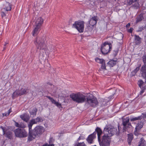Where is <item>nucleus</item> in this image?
<instances>
[{
  "label": "nucleus",
  "instance_id": "f257e3e1",
  "mask_svg": "<svg viewBox=\"0 0 146 146\" xmlns=\"http://www.w3.org/2000/svg\"><path fill=\"white\" fill-rule=\"evenodd\" d=\"M96 130L100 146H109L111 143V137L116 133L117 129L111 126H106L104 130V135L101 139L102 131L99 128H97Z\"/></svg>",
  "mask_w": 146,
  "mask_h": 146
},
{
  "label": "nucleus",
  "instance_id": "f03ea898",
  "mask_svg": "<svg viewBox=\"0 0 146 146\" xmlns=\"http://www.w3.org/2000/svg\"><path fill=\"white\" fill-rule=\"evenodd\" d=\"M70 97L72 100H97L98 99L92 94L81 92L72 93Z\"/></svg>",
  "mask_w": 146,
  "mask_h": 146
},
{
  "label": "nucleus",
  "instance_id": "7ed1b4c3",
  "mask_svg": "<svg viewBox=\"0 0 146 146\" xmlns=\"http://www.w3.org/2000/svg\"><path fill=\"white\" fill-rule=\"evenodd\" d=\"M37 48L40 50H44L45 48V45L44 44L43 39L41 37H37L36 38L35 42Z\"/></svg>",
  "mask_w": 146,
  "mask_h": 146
},
{
  "label": "nucleus",
  "instance_id": "20e7f679",
  "mask_svg": "<svg viewBox=\"0 0 146 146\" xmlns=\"http://www.w3.org/2000/svg\"><path fill=\"white\" fill-rule=\"evenodd\" d=\"M112 45L111 43L105 42L102 45L101 50L103 54H107L111 50Z\"/></svg>",
  "mask_w": 146,
  "mask_h": 146
},
{
  "label": "nucleus",
  "instance_id": "39448f33",
  "mask_svg": "<svg viewBox=\"0 0 146 146\" xmlns=\"http://www.w3.org/2000/svg\"><path fill=\"white\" fill-rule=\"evenodd\" d=\"M29 92V90L25 88H21V89L16 90L12 94V98L13 99L19 96H21L26 94Z\"/></svg>",
  "mask_w": 146,
  "mask_h": 146
},
{
  "label": "nucleus",
  "instance_id": "423d86ee",
  "mask_svg": "<svg viewBox=\"0 0 146 146\" xmlns=\"http://www.w3.org/2000/svg\"><path fill=\"white\" fill-rule=\"evenodd\" d=\"M84 24L83 21H76L73 25L72 27L76 28L79 32H82L84 30Z\"/></svg>",
  "mask_w": 146,
  "mask_h": 146
},
{
  "label": "nucleus",
  "instance_id": "0eeeda50",
  "mask_svg": "<svg viewBox=\"0 0 146 146\" xmlns=\"http://www.w3.org/2000/svg\"><path fill=\"white\" fill-rule=\"evenodd\" d=\"M15 133L16 137H25L27 135V133L25 130L19 128L15 131Z\"/></svg>",
  "mask_w": 146,
  "mask_h": 146
},
{
  "label": "nucleus",
  "instance_id": "6e6552de",
  "mask_svg": "<svg viewBox=\"0 0 146 146\" xmlns=\"http://www.w3.org/2000/svg\"><path fill=\"white\" fill-rule=\"evenodd\" d=\"M139 0H129L127 1V5H131V7L137 9L139 6Z\"/></svg>",
  "mask_w": 146,
  "mask_h": 146
},
{
  "label": "nucleus",
  "instance_id": "1a4fd4ad",
  "mask_svg": "<svg viewBox=\"0 0 146 146\" xmlns=\"http://www.w3.org/2000/svg\"><path fill=\"white\" fill-rule=\"evenodd\" d=\"M45 131L44 128L41 126H37L35 128L34 131V133L36 135H40L42 134Z\"/></svg>",
  "mask_w": 146,
  "mask_h": 146
},
{
  "label": "nucleus",
  "instance_id": "9d476101",
  "mask_svg": "<svg viewBox=\"0 0 146 146\" xmlns=\"http://www.w3.org/2000/svg\"><path fill=\"white\" fill-rule=\"evenodd\" d=\"M34 124L31 121H30V122L28 126L29 130V136L28 138V140L29 141H32L36 137V135L35 134H32L31 133V129L32 126Z\"/></svg>",
  "mask_w": 146,
  "mask_h": 146
},
{
  "label": "nucleus",
  "instance_id": "9b49d317",
  "mask_svg": "<svg viewBox=\"0 0 146 146\" xmlns=\"http://www.w3.org/2000/svg\"><path fill=\"white\" fill-rule=\"evenodd\" d=\"M47 84L51 86V89L50 90V94L52 96H55L57 94V87L52 85L51 83L49 82H48Z\"/></svg>",
  "mask_w": 146,
  "mask_h": 146
},
{
  "label": "nucleus",
  "instance_id": "f8f14e48",
  "mask_svg": "<svg viewBox=\"0 0 146 146\" xmlns=\"http://www.w3.org/2000/svg\"><path fill=\"white\" fill-rule=\"evenodd\" d=\"M96 132H94L93 133L90 134L88 136L86 139V140L89 144H92L93 142V140L96 137V134L97 133L96 129Z\"/></svg>",
  "mask_w": 146,
  "mask_h": 146
},
{
  "label": "nucleus",
  "instance_id": "ddd939ff",
  "mask_svg": "<svg viewBox=\"0 0 146 146\" xmlns=\"http://www.w3.org/2000/svg\"><path fill=\"white\" fill-rule=\"evenodd\" d=\"M1 128L2 129L3 134L7 137L9 139H11L12 137V133L9 130L4 128L3 127H1Z\"/></svg>",
  "mask_w": 146,
  "mask_h": 146
},
{
  "label": "nucleus",
  "instance_id": "4468645a",
  "mask_svg": "<svg viewBox=\"0 0 146 146\" xmlns=\"http://www.w3.org/2000/svg\"><path fill=\"white\" fill-rule=\"evenodd\" d=\"M11 5L9 3L6 2L4 3L2 9L3 11L7 12L11 11Z\"/></svg>",
  "mask_w": 146,
  "mask_h": 146
},
{
  "label": "nucleus",
  "instance_id": "2eb2a0df",
  "mask_svg": "<svg viewBox=\"0 0 146 146\" xmlns=\"http://www.w3.org/2000/svg\"><path fill=\"white\" fill-rule=\"evenodd\" d=\"M43 22V19L41 17L37 18L35 22V26L41 27Z\"/></svg>",
  "mask_w": 146,
  "mask_h": 146
},
{
  "label": "nucleus",
  "instance_id": "dca6fc26",
  "mask_svg": "<svg viewBox=\"0 0 146 146\" xmlns=\"http://www.w3.org/2000/svg\"><path fill=\"white\" fill-rule=\"evenodd\" d=\"M141 71L142 76L145 79V82L146 83V64H144L142 66Z\"/></svg>",
  "mask_w": 146,
  "mask_h": 146
},
{
  "label": "nucleus",
  "instance_id": "f3484780",
  "mask_svg": "<svg viewBox=\"0 0 146 146\" xmlns=\"http://www.w3.org/2000/svg\"><path fill=\"white\" fill-rule=\"evenodd\" d=\"M97 21L98 19L97 16L92 17L89 21V24L90 25L93 26L96 24Z\"/></svg>",
  "mask_w": 146,
  "mask_h": 146
},
{
  "label": "nucleus",
  "instance_id": "a211bd4d",
  "mask_svg": "<svg viewBox=\"0 0 146 146\" xmlns=\"http://www.w3.org/2000/svg\"><path fill=\"white\" fill-rule=\"evenodd\" d=\"M134 42L135 44L139 45L141 42V38L137 35H134Z\"/></svg>",
  "mask_w": 146,
  "mask_h": 146
},
{
  "label": "nucleus",
  "instance_id": "6ab92c4d",
  "mask_svg": "<svg viewBox=\"0 0 146 146\" xmlns=\"http://www.w3.org/2000/svg\"><path fill=\"white\" fill-rule=\"evenodd\" d=\"M143 124L142 121L139 122L136 126L135 130L136 131H139L143 127Z\"/></svg>",
  "mask_w": 146,
  "mask_h": 146
},
{
  "label": "nucleus",
  "instance_id": "aec40b11",
  "mask_svg": "<svg viewBox=\"0 0 146 146\" xmlns=\"http://www.w3.org/2000/svg\"><path fill=\"white\" fill-rule=\"evenodd\" d=\"M117 62L116 60H111L108 62L107 64V65L108 66L110 67H113L115 66L117 63Z\"/></svg>",
  "mask_w": 146,
  "mask_h": 146
},
{
  "label": "nucleus",
  "instance_id": "412c9836",
  "mask_svg": "<svg viewBox=\"0 0 146 146\" xmlns=\"http://www.w3.org/2000/svg\"><path fill=\"white\" fill-rule=\"evenodd\" d=\"M20 117L21 119L26 122H27L29 118V116L26 114L22 115Z\"/></svg>",
  "mask_w": 146,
  "mask_h": 146
},
{
  "label": "nucleus",
  "instance_id": "4be33fe9",
  "mask_svg": "<svg viewBox=\"0 0 146 146\" xmlns=\"http://www.w3.org/2000/svg\"><path fill=\"white\" fill-rule=\"evenodd\" d=\"M41 27L35 26L34 30L33 31V36L36 35L40 30Z\"/></svg>",
  "mask_w": 146,
  "mask_h": 146
},
{
  "label": "nucleus",
  "instance_id": "5701e85b",
  "mask_svg": "<svg viewBox=\"0 0 146 146\" xmlns=\"http://www.w3.org/2000/svg\"><path fill=\"white\" fill-rule=\"evenodd\" d=\"M143 14L141 13L137 16L136 18V23H137L141 21L143 19H144Z\"/></svg>",
  "mask_w": 146,
  "mask_h": 146
},
{
  "label": "nucleus",
  "instance_id": "b1692460",
  "mask_svg": "<svg viewBox=\"0 0 146 146\" xmlns=\"http://www.w3.org/2000/svg\"><path fill=\"white\" fill-rule=\"evenodd\" d=\"M43 120V119L42 118L37 117L35 119H32L31 121V122H32L34 124H36L39 122L42 121Z\"/></svg>",
  "mask_w": 146,
  "mask_h": 146
},
{
  "label": "nucleus",
  "instance_id": "393cba45",
  "mask_svg": "<svg viewBox=\"0 0 146 146\" xmlns=\"http://www.w3.org/2000/svg\"><path fill=\"white\" fill-rule=\"evenodd\" d=\"M129 119L128 118H127L123 121V124L124 126V128H125L127 124H128L129 126H131L130 124L129 123Z\"/></svg>",
  "mask_w": 146,
  "mask_h": 146
},
{
  "label": "nucleus",
  "instance_id": "a878e982",
  "mask_svg": "<svg viewBox=\"0 0 146 146\" xmlns=\"http://www.w3.org/2000/svg\"><path fill=\"white\" fill-rule=\"evenodd\" d=\"M37 111V109L36 108H34L32 110L30 111V113L31 117H33L36 115Z\"/></svg>",
  "mask_w": 146,
  "mask_h": 146
},
{
  "label": "nucleus",
  "instance_id": "bb28decb",
  "mask_svg": "<svg viewBox=\"0 0 146 146\" xmlns=\"http://www.w3.org/2000/svg\"><path fill=\"white\" fill-rule=\"evenodd\" d=\"M15 125L17 127L24 128L25 127V125L23 123H20V124L18 123L15 122Z\"/></svg>",
  "mask_w": 146,
  "mask_h": 146
},
{
  "label": "nucleus",
  "instance_id": "cd10ccee",
  "mask_svg": "<svg viewBox=\"0 0 146 146\" xmlns=\"http://www.w3.org/2000/svg\"><path fill=\"white\" fill-rule=\"evenodd\" d=\"M128 141L129 144H130L131 141L133 138V135L131 134H130L128 135Z\"/></svg>",
  "mask_w": 146,
  "mask_h": 146
},
{
  "label": "nucleus",
  "instance_id": "c85d7f7f",
  "mask_svg": "<svg viewBox=\"0 0 146 146\" xmlns=\"http://www.w3.org/2000/svg\"><path fill=\"white\" fill-rule=\"evenodd\" d=\"M52 103L56 105L58 108H60L61 107V104L58 101H52Z\"/></svg>",
  "mask_w": 146,
  "mask_h": 146
},
{
  "label": "nucleus",
  "instance_id": "c756f323",
  "mask_svg": "<svg viewBox=\"0 0 146 146\" xmlns=\"http://www.w3.org/2000/svg\"><path fill=\"white\" fill-rule=\"evenodd\" d=\"M145 83L143 82L141 80H140L138 82V84L139 86L141 88L143 86V85Z\"/></svg>",
  "mask_w": 146,
  "mask_h": 146
},
{
  "label": "nucleus",
  "instance_id": "7c9ffc66",
  "mask_svg": "<svg viewBox=\"0 0 146 146\" xmlns=\"http://www.w3.org/2000/svg\"><path fill=\"white\" fill-rule=\"evenodd\" d=\"M142 118V116H140L137 117H134L131 118L130 120L131 121H134L137 120L138 119H140Z\"/></svg>",
  "mask_w": 146,
  "mask_h": 146
},
{
  "label": "nucleus",
  "instance_id": "2f4dec72",
  "mask_svg": "<svg viewBox=\"0 0 146 146\" xmlns=\"http://www.w3.org/2000/svg\"><path fill=\"white\" fill-rule=\"evenodd\" d=\"M53 140L52 138H50L49 140V144H48V146H54V145L52 144Z\"/></svg>",
  "mask_w": 146,
  "mask_h": 146
},
{
  "label": "nucleus",
  "instance_id": "473e14b6",
  "mask_svg": "<svg viewBox=\"0 0 146 146\" xmlns=\"http://www.w3.org/2000/svg\"><path fill=\"white\" fill-rule=\"evenodd\" d=\"M146 29V25L144 26V27L142 26L141 27H139V29L138 30V32L141 31L142 30H143L144 29Z\"/></svg>",
  "mask_w": 146,
  "mask_h": 146
},
{
  "label": "nucleus",
  "instance_id": "72a5a7b5",
  "mask_svg": "<svg viewBox=\"0 0 146 146\" xmlns=\"http://www.w3.org/2000/svg\"><path fill=\"white\" fill-rule=\"evenodd\" d=\"M58 97L60 98H64L65 97H66L67 96L65 94L63 93H60L58 94Z\"/></svg>",
  "mask_w": 146,
  "mask_h": 146
},
{
  "label": "nucleus",
  "instance_id": "f704fd0d",
  "mask_svg": "<svg viewBox=\"0 0 146 146\" xmlns=\"http://www.w3.org/2000/svg\"><path fill=\"white\" fill-rule=\"evenodd\" d=\"M76 146H86L84 142L78 143L76 145Z\"/></svg>",
  "mask_w": 146,
  "mask_h": 146
},
{
  "label": "nucleus",
  "instance_id": "c9c22d12",
  "mask_svg": "<svg viewBox=\"0 0 146 146\" xmlns=\"http://www.w3.org/2000/svg\"><path fill=\"white\" fill-rule=\"evenodd\" d=\"M142 58L144 64H146V54H144Z\"/></svg>",
  "mask_w": 146,
  "mask_h": 146
},
{
  "label": "nucleus",
  "instance_id": "e433bc0d",
  "mask_svg": "<svg viewBox=\"0 0 146 146\" xmlns=\"http://www.w3.org/2000/svg\"><path fill=\"white\" fill-rule=\"evenodd\" d=\"M11 112V109H9L7 113H5L3 114V116H7Z\"/></svg>",
  "mask_w": 146,
  "mask_h": 146
},
{
  "label": "nucleus",
  "instance_id": "4c0bfd02",
  "mask_svg": "<svg viewBox=\"0 0 146 146\" xmlns=\"http://www.w3.org/2000/svg\"><path fill=\"white\" fill-rule=\"evenodd\" d=\"M101 68L103 70H106L105 62L102 64Z\"/></svg>",
  "mask_w": 146,
  "mask_h": 146
},
{
  "label": "nucleus",
  "instance_id": "58836bf2",
  "mask_svg": "<svg viewBox=\"0 0 146 146\" xmlns=\"http://www.w3.org/2000/svg\"><path fill=\"white\" fill-rule=\"evenodd\" d=\"M2 11L1 12V14L2 17H5L6 16V14H5V12L6 11H3V10L1 9Z\"/></svg>",
  "mask_w": 146,
  "mask_h": 146
},
{
  "label": "nucleus",
  "instance_id": "ea45409f",
  "mask_svg": "<svg viewBox=\"0 0 146 146\" xmlns=\"http://www.w3.org/2000/svg\"><path fill=\"white\" fill-rule=\"evenodd\" d=\"M139 67H137L135 69L133 72V73H134V74H136L137 72L139 70Z\"/></svg>",
  "mask_w": 146,
  "mask_h": 146
},
{
  "label": "nucleus",
  "instance_id": "a19ab883",
  "mask_svg": "<svg viewBox=\"0 0 146 146\" xmlns=\"http://www.w3.org/2000/svg\"><path fill=\"white\" fill-rule=\"evenodd\" d=\"M101 59H100L98 57H96L95 58V60L96 62L98 63H100Z\"/></svg>",
  "mask_w": 146,
  "mask_h": 146
},
{
  "label": "nucleus",
  "instance_id": "79ce46f5",
  "mask_svg": "<svg viewBox=\"0 0 146 146\" xmlns=\"http://www.w3.org/2000/svg\"><path fill=\"white\" fill-rule=\"evenodd\" d=\"M105 62V60H104V59H101V61H100V62L99 63L101 64H102L103 63V62Z\"/></svg>",
  "mask_w": 146,
  "mask_h": 146
},
{
  "label": "nucleus",
  "instance_id": "37998d69",
  "mask_svg": "<svg viewBox=\"0 0 146 146\" xmlns=\"http://www.w3.org/2000/svg\"><path fill=\"white\" fill-rule=\"evenodd\" d=\"M46 97L48 98V99L50 100H54L53 99L49 96H47Z\"/></svg>",
  "mask_w": 146,
  "mask_h": 146
},
{
  "label": "nucleus",
  "instance_id": "c03bdc74",
  "mask_svg": "<svg viewBox=\"0 0 146 146\" xmlns=\"http://www.w3.org/2000/svg\"><path fill=\"white\" fill-rule=\"evenodd\" d=\"M142 117L143 116V118H145L146 117V112L145 113H142ZM142 116V115H141Z\"/></svg>",
  "mask_w": 146,
  "mask_h": 146
},
{
  "label": "nucleus",
  "instance_id": "a18cd8bd",
  "mask_svg": "<svg viewBox=\"0 0 146 146\" xmlns=\"http://www.w3.org/2000/svg\"><path fill=\"white\" fill-rule=\"evenodd\" d=\"M84 137H83L82 136H80L78 138V140H79L80 139H84Z\"/></svg>",
  "mask_w": 146,
  "mask_h": 146
},
{
  "label": "nucleus",
  "instance_id": "49530a36",
  "mask_svg": "<svg viewBox=\"0 0 146 146\" xmlns=\"http://www.w3.org/2000/svg\"><path fill=\"white\" fill-rule=\"evenodd\" d=\"M91 103L92 104V103H95V104H97L98 103L97 102V101H91Z\"/></svg>",
  "mask_w": 146,
  "mask_h": 146
},
{
  "label": "nucleus",
  "instance_id": "de8ad7c7",
  "mask_svg": "<svg viewBox=\"0 0 146 146\" xmlns=\"http://www.w3.org/2000/svg\"><path fill=\"white\" fill-rule=\"evenodd\" d=\"M133 30V29L132 28H130L128 31V32L131 33Z\"/></svg>",
  "mask_w": 146,
  "mask_h": 146
},
{
  "label": "nucleus",
  "instance_id": "09e8293b",
  "mask_svg": "<svg viewBox=\"0 0 146 146\" xmlns=\"http://www.w3.org/2000/svg\"><path fill=\"white\" fill-rule=\"evenodd\" d=\"M136 131V130L134 132V134L136 135H138V133L137 132V131Z\"/></svg>",
  "mask_w": 146,
  "mask_h": 146
},
{
  "label": "nucleus",
  "instance_id": "8fccbe9b",
  "mask_svg": "<svg viewBox=\"0 0 146 146\" xmlns=\"http://www.w3.org/2000/svg\"><path fill=\"white\" fill-rule=\"evenodd\" d=\"M130 26V24L129 23H128L126 25L127 28H128Z\"/></svg>",
  "mask_w": 146,
  "mask_h": 146
},
{
  "label": "nucleus",
  "instance_id": "3c124183",
  "mask_svg": "<svg viewBox=\"0 0 146 146\" xmlns=\"http://www.w3.org/2000/svg\"><path fill=\"white\" fill-rule=\"evenodd\" d=\"M113 96H111L110 97H109V100H112L113 99Z\"/></svg>",
  "mask_w": 146,
  "mask_h": 146
},
{
  "label": "nucleus",
  "instance_id": "603ef678",
  "mask_svg": "<svg viewBox=\"0 0 146 146\" xmlns=\"http://www.w3.org/2000/svg\"><path fill=\"white\" fill-rule=\"evenodd\" d=\"M48 146V143H46L44 145H42V146Z\"/></svg>",
  "mask_w": 146,
  "mask_h": 146
},
{
  "label": "nucleus",
  "instance_id": "864d4df0",
  "mask_svg": "<svg viewBox=\"0 0 146 146\" xmlns=\"http://www.w3.org/2000/svg\"><path fill=\"white\" fill-rule=\"evenodd\" d=\"M76 101L78 103H82V102L83 101Z\"/></svg>",
  "mask_w": 146,
  "mask_h": 146
},
{
  "label": "nucleus",
  "instance_id": "5fc2aeb1",
  "mask_svg": "<svg viewBox=\"0 0 146 146\" xmlns=\"http://www.w3.org/2000/svg\"><path fill=\"white\" fill-rule=\"evenodd\" d=\"M6 48V46H4V47H3V50H5V49Z\"/></svg>",
  "mask_w": 146,
  "mask_h": 146
},
{
  "label": "nucleus",
  "instance_id": "6e6d98bb",
  "mask_svg": "<svg viewBox=\"0 0 146 146\" xmlns=\"http://www.w3.org/2000/svg\"><path fill=\"white\" fill-rule=\"evenodd\" d=\"M7 44V43H5V44L4 45V46H6V45Z\"/></svg>",
  "mask_w": 146,
  "mask_h": 146
},
{
  "label": "nucleus",
  "instance_id": "4d7b16f0",
  "mask_svg": "<svg viewBox=\"0 0 146 146\" xmlns=\"http://www.w3.org/2000/svg\"><path fill=\"white\" fill-rule=\"evenodd\" d=\"M114 0L115 1H116V0Z\"/></svg>",
  "mask_w": 146,
  "mask_h": 146
}]
</instances>
